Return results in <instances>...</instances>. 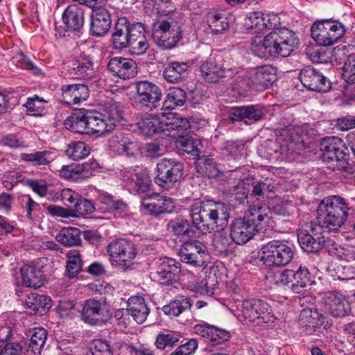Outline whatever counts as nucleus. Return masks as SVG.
<instances>
[{
	"instance_id": "f257e3e1",
	"label": "nucleus",
	"mask_w": 355,
	"mask_h": 355,
	"mask_svg": "<svg viewBox=\"0 0 355 355\" xmlns=\"http://www.w3.org/2000/svg\"><path fill=\"white\" fill-rule=\"evenodd\" d=\"M298 45L299 40L295 33L283 28L270 32L263 40L255 37L251 42V50L260 58H286Z\"/></svg>"
},
{
	"instance_id": "f03ea898",
	"label": "nucleus",
	"mask_w": 355,
	"mask_h": 355,
	"mask_svg": "<svg viewBox=\"0 0 355 355\" xmlns=\"http://www.w3.org/2000/svg\"><path fill=\"white\" fill-rule=\"evenodd\" d=\"M270 210L259 203L249 204L243 218L234 220L230 225V236L238 245L248 242L263 227L261 223L268 219Z\"/></svg>"
},
{
	"instance_id": "7ed1b4c3",
	"label": "nucleus",
	"mask_w": 355,
	"mask_h": 355,
	"mask_svg": "<svg viewBox=\"0 0 355 355\" xmlns=\"http://www.w3.org/2000/svg\"><path fill=\"white\" fill-rule=\"evenodd\" d=\"M319 223L327 232H337L348 217L349 207L346 201H320Z\"/></svg>"
},
{
	"instance_id": "20e7f679",
	"label": "nucleus",
	"mask_w": 355,
	"mask_h": 355,
	"mask_svg": "<svg viewBox=\"0 0 355 355\" xmlns=\"http://www.w3.org/2000/svg\"><path fill=\"white\" fill-rule=\"evenodd\" d=\"M321 158L328 168L333 171H340L345 168L347 159L346 147L343 141L338 137L324 138L320 143Z\"/></svg>"
},
{
	"instance_id": "39448f33",
	"label": "nucleus",
	"mask_w": 355,
	"mask_h": 355,
	"mask_svg": "<svg viewBox=\"0 0 355 355\" xmlns=\"http://www.w3.org/2000/svg\"><path fill=\"white\" fill-rule=\"evenodd\" d=\"M311 37L323 46H329L341 39L346 32L345 26L337 20L322 19L311 26Z\"/></svg>"
},
{
	"instance_id": "423d86ee",
	"label": "nucleus",
	"mask_w": 355,
	"mask_h": 355,
	"mask_svg": "<svg viewBox=\"0 0 355 355\" xmlns=\"http://www.w3.org/2000/svg\"><path fill=\"white\" fill-rule=\"evenodd\" d=\"M261 250V260L268 267L284 266L292 260L294 254L291 246L279 240L268 242Z\"/></svg>"
},
{
	"instance_id": "0eeeda50",
	"label": "nucleus",
	"mask_w": 355,
	"mask_h": 355,
	"mask_svg": "<svg viewBox=\"0 0 355 355\" xmlns=\"http://www.w3.org/2000/svg\"><path fill=\"white\" fill-rule=\"evenodd\" d=\"M241 315L244 320L257 325L272 323L275 315L270 305L260 299H248L242 302L241 305Z\"/></svg>"
},
{
	"instance_id": "6e6552de",
	"label": "nucleus",
	"mask_w": 355,
	"mask_h": 355,
	"mask_svg": "<svg viewBox=\"0 0 355 355\" xmlns=\"http://www.w3.org/2000/svg\"><path fill=\"white\" fill-rule=\"evenodd\" d=\"M182 37L180 26L172 19L162 20L155 26L153 39L157 46L168 50L174 48Z\"/></svg>"
},
{
	"instance_id": "1a4fd4ad",
	"label": "nucleus",
	"mask_w": 355,
	"mask_h": 355,
	"mask_svg": "<svg viewBox=\"0 0 355 355\" xmlns=\"http://www.w3.org/2000/svg\"><path fill=\"white\" fill-rule=\"evenodd\" d=\"M325 232L320 224L311 222L306 224L304 229L298 231V242L304 251L309 253L318 252L327 242Z\"/></svg>"
},
{
	"instance_id": "9d476101",
	"label": "nucleus",
	"mask_w": 355,
	"mask_h": 355,
	"mask_svg": "<svg viewBox=\"0 0 355 355\" xmlns=\"http://www.w3.org/2000/svg\"><path fill=\"white\" fill-rule=\"evenodd\" d=\"M107 250L112 265L119 266L123 270L132 266L137 254L134 244L125 239L113 241L108 245Z\"/></svg>"
},
{
	"instance_id": "9b49d317",
	"label": "nucleus",
	"mask_w": 355,
	"mask_h": 355,
	"mask_svg": "<svg viewBox=\"0 0 355 355\" xmlns=\"http://www.w3.org/2000/svg\"><path fill=\"white\" fill-rule=\"evenodd\" d=\"M132 85L135 100L139 105L150 110L159 106L162 93L158 85L147 80L135 81Z\"/></svg>"
},
{
	"instance_id": "f8f14e48",
	"label": "nucleus",
	"mask_w": 355,
	"mask_h": 355,
	"mask_svg": "<svg viewBox=\"0 0 355 355\" xmlns=\"http://www.w3.org/2000/svg\"><path fill=\"white\" fill-rule=\"evenodd\" d=\"M191 216L192 218L191 225L196 233L206 234L214 230V227H220L221 229H223V227L227 223L229 214L223 209L211 210L209 218L211 222L207 223L204 220L200 211H198V208H192Z\"/></svg>"
},
{
	"instance_id": "ddd939ff",
	"label": "nucleus",
	"mask_w": 355,
	"mask_h": 355,
	"mask_svg": "<svg viewBox=\"0 0 355 355\" xmlns=\"http://www.w3.org/2000/svg\"><path fill=\"white\" fill-rule=\"evenodd\" d=\"M180 260L195 268L203 267L208 257L206 246L198 240L184 242L179 250Z\"/></svg>"
},
{
	"instance_id": "4468645a",
	"label": "nucleus",
	"mask_w": 355,
	"mask_h": 355,
	"mask_svg": "<svg viewBox=\"0 0 355 355\" xmlns=\"http://www.w3.org/2000/svg\"><path fill=\"white\" fill-rule=\"evenodd\" d=\"M182 175V166L179 162L162 159L157 164L155 182L163 188L173 186Z\"/></svg>"
},
{
	"instance_id": "2eb2a0df",
	"label": "nucleus",
	"mask_w": 355,
	"mask_h": 355,
	"mask_svg": "<svg viewBox=\"0 0 355 355\" xmlns=\"http://www.w3.org/2000/svg\"><path fill=\"white\" fill-rule=\"evenodd\" d=\"M299 78L303 86L309 90L317 92H327L331 87L329 78L318 69L306 66L301 69Z\"/></svg>"
},
{
	"instance_id": "dca6fc26",
	"label": "nucleus",
	"mask_w": 355,
	"mask_h": 355,
	"mask_svg": "<svg viewBox=\"0 0 355 355\" xmlns=\"http://www.w3.org/2000/svg\"><path fill=\"white\" fill-rule=\"evenodd\" d=\"M323 310L333 317L342 318L347 315L350 311V304L345 297L335 292L325 293L320 301Z\"/></svg>"
},
{
	"instance_id": "f3484780",
	"label": "nucleus",
	"mask_w": 355,
	"mask_h": 355,
	"mask_svg": "<svg viewBox=\"0 0 355 355\" xmlns=\"http://www.w3.org/2000/svg\"><path fill=\"white\" fill-rule=\"evenodd\" d=\"M81 315L85 322L96 326L105 324L108 318L105 306L101 301L94 299L85 301Z\"/></svg>"
},
{
	"instance_id": "a211bd4d",
	"label": "nucleus",
	"mask_w": 355,
	"mask_h": 355,
	"mask_svg": "<svg viewBox=\"0 0 355 355\" xmlns=\"http://www.w3.org/2000/svg\"><path fill=\"white\" fill-rule=\"evenodd\" d=\"M96 165V162L63 165L57 170V173L60 178L64 180L79 182L92 176L93 175L92 168H94Z\"/></svg>"
},
{
	"instance_id": "6ab92c4d",
	"label": "nucleus",
	"mask_w": 355,
	"mask_h": 355,
	"mask_svg": "<svg viewBox=\"0 0 355 355\" xmlns=\"http://www.w3.org/2000/svg\"><path fill=\"white\" fill-rule=\"evenodd\" d=\"M200 71L204 78L211 83H216L222 78H232L238 70L220 64L214 61H206L201 64Z\"/></svg>"
},
{
	"instance_id": "aec40b11",
	"label": "nucleus",
	"mask_w": 355,
	"mask_h": 355,
	"mask_svg": "<svg viewBox=\"0 0 355 355\" xmlns=\"http://www.w3.org/2000/svg\"><path fill=\"white\" fill-rule=\"evenodd\" d=\"M107 67L114 76L123 80L132 78L137 73L136 62L130 58L114 57L109 60Z\"/></svg>"
},
{
	"instance_id": "412c9836",
	"label": "nucleus",
	"mask_w": 355,
	"mask_h": 355,
	"mask_svg": "<svg viewBox=\"0 0 355 355\" xmlns=\"http://www.w3.org/2000/svg\"><path fill=\"white\" fill-rule=\"evenodd\" d=\"M107 146L113 152L119 155L133 157L138 151L137 144L128 137V135L118 132L107 140Z\"/></svg>"
},
{
	"instance_id": "4be33fe9",
	"label": "nucleus",
	"mask_w": 355,
	"mask_h": 355,
	"mask_svg": "<svg viewBox=\"0 0 355 355\" xmlns=\"http://www.w3.org/2000/svg\"><path fill=\"white\" fill-rule=\"evenodd\" d=\"M71 78L89 79L94 76L95 70L92 58L85 53H80L72 62L68 69Z\"/></svg>"
},
{
	"instance_id": "5701e85b",
	"label": "nucleus",
	"mask_w": 355,
	"mask_h": 355,
	"mask_svg": "<svg viewBox=\"0 0 355 355\" xmlns=\"http://www.w3.org/2000/svg\"><path fill=\"white\" fill-rule=\"evenodd\" d=\"M111 24L109 11L104 8H99L91 15L90 35L97 37H103L109 32Z\"/></svg>"
},
{
	"instance_id": "b1692460",
	"label": "nucleus",
	"mask_w": 355,
	"mask_h": 355,
	"mask_svg": "<svg viewBox=\"0 0 355 355\" xmlns=\"http://www.w3.org/2000/svg\"><path fill=\"white\" fill-rule=\"evenodd\" d=\"M61 90L63 101L68 105L79 104L89 96L88 87L85 84L64 85Z\"/></svg>"
},
{
	"instance_id": "393cba45",
	"label": "nucleus",
	"mask_w": 355,
	"mask_h": 355,
	"mask_svg": "<svg viewBox=\"0 0 355 355\" xmlns=\"http://www.w3.org/2000/svg\"><path fill=\"white\" fill-rule=\"evenodd\" d=\"M165 132H168V136L180 139L188 135L190 128L189 121L180 117L178 114L170 113L166 116Z\"/></svg>"
},
{
	"instance_id": "a878e982",
	"label": "nucleus",
	"mask_w": 355,
	"mask_h": 355,
	"mask_svg": "<svg viewBox=\"0 0 355 355\" xmlns=\"http://www.w3.org/2000/svg\"><path fill=\"white\" fill-rule=\"evenodd\" d=\"M128 19L125 17H119L114 24L111 43L114 49H127L131 41L128 32Z\"/></svg>"
},
{
	"instance_id": "bb28decb",
	"label": "nucleus",
	"mask_w": 355,
	"mask_h": 355,
	"mask_svg": "<svg viewBox=\"0 0 355 355\" xmlns=\"http://www.w3.org/2000/svg\"><path fill=\"white\" fill-rule=\"evenodd\" d=\"M180 272V263L174 259L168 257L165 258L157 270L159 283L163 285L172 284L178 279Z\"/></svg>"
},
{
	"instance_id": "cd10ccee",
	"label": "nucleus",
	"mask_w": 355,
	"mask_h": 355,
	"mask_svg": "<svg viewBox=\"0 0 355 355\" xmlns=\"http://www.w3.org/2000/svg\"><path fill=\"white\" fill-rule=\"evenodd\" d=\"M166 115L161 116L148 115L140 119L137 127L141 134L151 137L157 133L165 132Z\"/></svg>"
},
{
	"instance_id": "c85d7f7f",
	"label": "nucleus",
	"mask_w": 355,
	"mask_h": 355,
	"mask_svg": "<svg viewBox=\"0 0 355 355\" xmlns=\"http://www.w3.org/2000/svg\"><path fill=\"white\" fill-rule=\"evenodd\" d=\"M65 26L71 32L79 31L84 25V11L78 4L69 6L62 14Z\"/></svg>"
},
{
	"instance_id": "c756f323",
	"label": "nucleus",
	"mask_w": 355,
	"mask_h": 355,
	"mask_svg": "<svg viewBox=\"0 0 355 355\" xmlns=\"http://www.w3.org/2000/svg\"><path fill=\"white\" fill-rule=\"evenodd\" d=\"M263 114L262 108L259 105H248L234 108L230 113L232 121H243L251 124L260 120Z\"/></svg>"
},
{
	"instance_id": "7c9ffc66",
	"label": "nucleus",
	"mask_w": 355,
	"mask_h": 355,
	"mask_svg": "<svg viewBox=\"0 0 355 355\" xmlns=\"http://www.w3.org/2000/svg\"><path fill=\"white\" fill-rule=\"evenodd\" d=\"M190 67L188 62H170L163 71V77L168 83H178L187 77Z\"/></svg>"
},
{
	"instance_id": "2f4dec72",
	"label": "nucleus",
	"mask_w": 355,
	"mask_h": 355,
	"mask_svg": "<svg viewBox=\"0 0 355 355\" xmlns=\"http://www.w3.org/2000/svg\"><path fill=\"white\" fill-rule=\"evenodd\" d=\"M247 29L252 31V33H261L263 30L272 29L277 26L271 21L268 14H264L261 11L250 12L245 22Z\"/></svg>"
},
{
	"instance_id": "473e14b6",
	"label": "nucleus",
	"mask_w": 355,
	"mask_h": 355,
	"mask_svg": "<svg viewBox=\"0 0 355 355\" xmlns=\"http://www.w3.org/2000/svg\"><path fill=\"white\" fill-rule=\"evenodd\" d=\"M86 115L89 135L98 133L104 135L112 131V124H107L102 113L86 111Z\"/></svg>"
},
{
	"instance_id": "72a5a7b5",
	"label": "nucleus",
	"mask_w": 355,
	"mask_h": 355,
	"mask_svg": "<svg viewBox=\"0 0 355 355\" xmlns=\"http://www.w3.org/2000/svg\"><path fill=\"white\" fill-rule=\"evenodd\" d=\"M128 315L139 324L143 323L149 314L150 309L141 296H132L128 301Z\"/></svg>"
},
{
	"instance_id": "f704fd0d",
	"label": "nucleus",
	"mask_w": 355,
	"mask_h": 355,
	"mask_svg": "<svg viewBox=\"0 0 355 355\" xmlns=\"http://www.w3.org/2000/svg\"><path fill=\"white\" fill-rule=\"evenodd\" d=\"M22 284L26 287L40 288L43 285V272L33 265L26 264L21 268Z\"/></svg>"
},
{
	"instance_id": "c9c22d12",
	"label": "nucleus",
	"mask_w": 355,
	"mask_h": 355,
	"mask_svg": "<svg viewBox=\"0 0 355 355\" xmlns=\"http://www.w3.org/2000/svg\"><path fill=\"white\" fill-rule=\"evenodd\" d=\"M29 337L27 353L28 355H40L47 338V331L42 327L31 329L27 334Z\"/></svg>"
},
{
	"instance_id": "e433bc0d",
	"label": "nucleus",
	"mask_w": 355,
	"mask_h": 355,
	"mask_svg": "<svg viewBox=\"0 0 355 355\" xmlns=\"http://www.w3.org/2000/svg\"><path fill=\"white\" fill-rule=\"evenodd\" d=\"M255 85L263 87L272 85L277 80V69L271 65H263L252 69Z\"/></svg>"
},
{
	"instance_id": "4c0bfd02",
	"label": "nucleus",
	"mask_w": 355,
	"mask_h": 355,
	"mask_svg": "<svg viewBox=\"0 0 355 355\" xmlns=\"http://www.w3.org/2000/svg\"><path fill=\"white\" fill-rule=\"evenodd\" d=\"M299 128H289L284 130L282 136L285 137L280 144V152L282 154H293L298 146H301L303 139L298 135Z\"/></svg>"
},
{
	"instance_id": "58836bf2",
	"label": "nucleus",
	"mask_w": 355,
	"mask_h": 355,
	"mask_svg": "<svg viewBox=\"0 0 355 355\" xmlns=\"http://www.w3.org/2000/svg\"><path fill=\"white\" fill-rule=\"evenodd\" d=\"M192 306L191 300L189 297L178 296L169 304L163 306L164 313L169 317H176Z\"/></svg>"
},
{
	"instance_id": "ea45409f",
	"label": "nucleus",
	"mask_w": 355,
	"mask_h": 355,
	"mask_svg": "<svg viewBox=\"0 0 355 355\" xmlns=\"http://www.w3.org/2000/svg\"><path fill=\"white\" fill-rule=\"evenodd\" d=\"M51 299L45 295L37 293L28 295L26 300V305L28 309H32L35 313L43 314L51 306Z\"/></svg>"
},
{
	"instance_id": "a19ab883",
	"label": "nucleus",
	"mask_w": 355,
	"mask_h": 355,
	"mask_svg": "<svg viewBox=\"0 0 355 355\" xmlns=\"http://www.w3.org/2000/svg\"><path fill=\"white\" fill-rule=\"evenodd\" d=\"M294 276L291 289L295 293H300L313 282L311 275L306 266H300L294 270Z\"/></svg>"
},
{
	"instance_id": "79ce46f5",
	"label": "nucleus",
	"mask_w": 355,
	"mask_h": 355,
	"mask_svg": "<svg viewBox=\"0 0 355 355\" xmlns=\"http://www.w3.org/2000/svg\"><path fill=\"white\" fill-rule=\"evenodd\" d=\"M220 230H218L214 234L213 246L217 254L227 255L232 250L234 241L231 237L229 238L227 232L222 231L220 227Z\"/></svg>"
},
{
	"instance_id": "37998d69",
	"label": "nucleus",
	"mask_w": 355,
	"mask_h": 355,
	"mask_svg": "<svg viewBox=\"0 0 355 355\" xmlns=\"http://www.w3.org/2000/svg\"><path fill=\"white\" fill-rule=\"evenodd\" d=\"M86 116L85 110H78L67 118L65 124L70 123L69 128L71 131L89 135V132H87V123L85 120Z\"/></svg>"
},
{
	"instance_id": "c03bdc74",
	"label": "nucleus",
	"mask_w": 355,
	"mask_h": 355,
	"mask_svg": "<svg viewBox=\"0 0 355 355\" xmlns=\"http://www.w3.org/2000/svg\"><path fill=\"white\" fill-rule=\"evenodd\" d=\"M347 58L343 67L342 77L347 84L355 83V46H349L347 50Z\"/></svg>"
},
{
	"instance_id": "a18cd8bd",
	"label": "nucleus",
	"mask_w": 355,
	"mask_h": 355,
	"mask_svg": "<svg viewBox=\"0 0 355 355\" xmlns=\"http://www.w3.org/2000/svg\"><path fill=\"white\" fill-rule=\"evenodd\" d=\"M64 152L69 159L78 161L89 155L90 147L85 142L73 141L67 145Z\"/></svg>"
},
{
	"instance_id": "49530a36",
	"label": "nucleus",
	"mask_w": 355,
	"mask_h": 355,
	"mask_svg": "<svg viewBox=\"0 0 355 355\" xmlns=\"http://www.w3.org/2000/svg\"><path fill=\"white\" fill-rule=\"evenodd\" d=\"M238 70V73H234L232 76L235 77L234 80V89L239 91H248L252 85H255L252 74V69L250 70H240L239 68H235Z\"/></svg>"
},
{
	"instance_id": "de8ad7c7",
	"label": "nucleus",
	"mask_w": 355,
	"mask_h": 355,
	"mask_svg": "<svg viewBox=\"0 0 355 355\" xmlns=\"http://www.w3.org/2000/svg\"><path fill=\"white\" fill-rule=\"evenodd\" d=\"M55 238L58 242L66 246L78 245L80 243V230L76 227L64 228Z\"/></svg>"
},
{
	"instance_id": "09e8293b",
	"label": "nucleus",
	"mask_w": 355,
	"mask_h": 355,
	"mask_svg": "<svg viewBox=\"0 0 355 355\" xmlns=\"http://www.w3.org/2000/svg\"><path fill=\"white\" fill-rule=\"evenodd\" d=\"M196 168L199 173L209 178H217L221 174L215 161L208 157L200 159Z\"/></svg>"
},
{
	"instance_id": "8fccbe9b",
	"label": "nucleus",
	"mask_w": 355,
	"mask_h": 355,
	"mask_svg": "<svg viewBox=\"0 0 355 355\" xmlns=\"http://www.w3.org/2000/svg\"><path fill=\"white\" fill-rule=\"evenodd\" d=\"M66 274L70 278L75 277L81 270L83 261L79 251L71 250L67 253Z\"/></svg>"
},
{
	"instance_id": "3c124183",
	"label": "nucleus",
	"mask_w": 355,
	"mask_h": 355,
	"mask_svg": "<svg viewBox=\"0 0 355 355\" xmlns=\"http://www.w3.org/2000/svg\"><path fill=\"white\" fill-rule=\"evenodd\" d=\"M251 204L259 203L261 205L266 206L270 210L268 214L270 216L268 219L263 220L265 223H268L272 218V214L277 216H288L293 212V208L290 205V201H277L275 205H267L263 203V201H250Z\"/></svg>"
},
{
	"instance_id": "603ef678",
	"label": "nucleus",
	"mask_w": 355,
	"mask_h": 355,
	"mask_svg": "<svg viewBox=\"0 0 355 355\" xmlns=\"http://www.w3.org/2000/svg\"><path fill=\"white\" fill-rule=\"evenodd\" d=\"M171 229L174 235L184 239L196 237V231L191 224L186 220H180L171 223Z\"/></svg>"
},
{
	"instance_id": "864d4df0",
	"label": "nucleus",
	"mask_w": 355,
	"mask_h": 355,
	"mask_svg": "<svg viewBox=\"0 0 355 355\" xmlns=\"http://www.w3.org/2000/svg\"><path fill=\"white\" fill-rule=\"evenodd\" d=\"M186 101V93L180 87L171 88L167 94L164 105L167 108L175 109L182 106Z\"/></svg>"
},
{
	"instance_id": "5fc2aeb1",
	"label": "nucleus",
	"mask_w": 355,
	"mask_h": 355,
	"mask_svg": "<svg viewBox=\"0 0 355 355\" xmlns=\"http://www.w3.org/2000/svg\"><path fill=\"white\" fill-rule=\"evenodd\" d=\"M209 27L213 34H220L229 28V21L225 15L214 14L208 17Z\"/></svg>"
},
{
	"instance_id": "6e6d98bb",
	"label": "nucleus",
	"mask_w": 355,
	"mask_h": 355,
	"mask_svg": "<svg viewBox=\"0 0 355 355\" xmlns=\"http://www.w3.org/2000/svg\"><path fill=\"white\" fill-rule=\"evenodd\" d=\"M103 118L106 119L107 125L112 124V130L116 127V123L122 119L121 112L116 103L110 102L106 105L104 113H102Z\"/></svg>"
},
{
	"instance_id": "4d7b16f0",
	"label": "nucleus",
	"mask_w": 355,
	"mask_h": 355,
	"mask_svg": "<svg viewBox=\"0 0 355 355\" xmlns=\"http://www.w3.org/2000/svg\"><path fill=\"white\" fill-rule=\"evenodd\" d=\"M173 201H158L157 202H153L150 203H141L144 210L146 214L150 215H159L164 213L172 212V206L169 204L172 203Z\"/></svg>"
},
{
	"instance_id": "13d9d810",
	"label": "nucleus",
	"mask_w": 355,
	"mask_h": 355,
	"mask_svg": "<svg viewBox=\"0 0 355 355\" xmlns=\"http://www.w3.org/2000/svg\"><path fill=\"white\" fill-rule=\"evenodd\" d=\"M52 153L49 150L38 151L33 153H24L21 155V157L24 161L33 162L37 165H46L52 157Z\"/></svg>"
},
{
	"instance_id": "bf43d9fd",
	"label": "nucleus",
	"mask_w": 355,
	"mask_h": 355,
	"mask_svg": "<svg viewBox=\"0 0 355 355\" xmlns=\"http://www.w3.org/2000/svg\"><path fill=\"white\" fill-rule=\"evenodd\" d=\"M148 8L159 15H167L175 10V6L171 0H154Z\"/></svg>"
},
{
	"instance_id": "052dcab7",
	"label": "nucleus",
	"mask_w": 355,
	"mask_h": 355,
	"mask_svg": "<svg viewBox=\"0 0 355 355\" xmlns=\"http://www.w3.org/2000/svg\"><path fill=\"white\" fill-rule=\"evenodd\" d=\"M26 186L31 188L40 198L45 197L48 193L51 195L53 194V191L49 190V185L44 180L27 179Z\"/></svg>"
},
{
	"instance_id": "680f3d73",
	"label": "nucleus",
	"mask_w": 355,
	"mask_h": 355,
	"mask_svg": "<svg viewBox=\"0 0 355 355\" xmlns=\"http://www.w3.org/2000/svg\"><path fill=\"white\" fill-rule=\"evenodd\" d=\"M180 336L176 333L159 334L155 341L158 349H164L175 345L180 340Z\"/></svg>"
},
{
	"instance_id": "e2e57ef3",
	"label": "nucleus",
	"mask_w": 355,
	"mask_h": 355,
	"mask_svg": "<svg viewBox=\"0 0 355 355\" xmlns=\"http://www.w3.org/2000/svg\"><path fill=\"white\" fill-rule=\"evenodd\" d=\"M178 144L182 150L188 154L198 155L200 153V141L199 139L191 137H184L180 139Z\"/></svg>"
},
{
	"instance_id": "0e129e2a",
	"label": "nucleus",
	"mask_w": 355,
	"mask_h": 355,
	"mask_svg": "<svg viewBox=\"0 0 355 355\" xmlns=\"http://www.w3.org/2000/svg\"><path fill=\"white\" fill-rule=\"evenodd\" d=\"M149 48V44L146 36L131 40L128 45V51L131 54L141 55L146 53Z\"/></svg>"
},
{
	"instance_id": "69168bd1",
	"label": "nucleus",
	"mask_w": 355,
	"mask_h": 355,
	"mask_svg": "<svg viewBox=\"0 0 355 355\" xmlns=\"http://www.w3.org/2000/svg\"><path fill=\"white\" fill-rule=\"evenodd\" d=\"M45 103L46 101L43 98L35 95L27 99L25 106L32 115H41Z\"/></svg>"
},
{
	"instance_id": "338daca9",
	"label": "nucleus",
	"mask_w": 355,
	"mask_h": 355,
	"mask_svg": "<svg viewBox=\"0 0 355 355\" xmlns=\"http://www.w3.org/2000/svg\"><path fill=\"white\" fill-rule=\"evenodd\" d=\"M102 206L99 209L103 211L121 214L125 211L126 205L123 201H101Z\"/></svg>"
},
{
	"instance_id": "774afa93",
	"label": "nucleus",
	"mask_w": 355,
	"mask_h": 355,
	"mask_svg": "<svg viewBox=\"0 0 355 355\" xmlns=\"http://www.w3.org/2000/svg\"><path fill=\"white\" fill-rule=\"evenodd\" d=\"M268 182L266 180V182L257 181L253 182L250 196L252 197H260L264 193L272 192L275 187Z\"/></svg>"
}]
</instances>
